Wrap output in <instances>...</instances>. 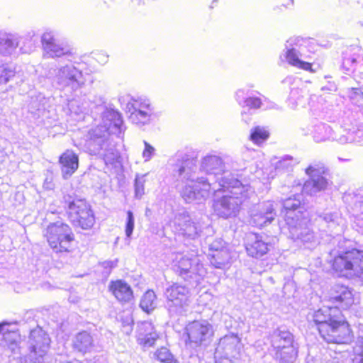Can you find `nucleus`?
<instances>
[{
    "label": "nucleus",
    "mask_w": 363,
    "mask_h": 363,
    "mask_svg": "<svg viewBox=\"0 0 363 363\" xmlns=\"http://www.w3.org/2000/svg\"><path fill=\"white\" fill-rule=\"evenodd\" d=\"M328 272L339 278L351 279L363 275V250L351 248L340 252L328 262Z\"/></svg>",
    "instance_id": "f03ea898"
},
{
    "label": "nucleus",
    "mask_w": 363,
    "mask_h": 363,
    "mask_svg": "<svg viewBox=\"0 0 363 363\" xmlns=\"http://www.w3.org/2000/svg\"><path fill=\"white\" fill-rule=\"evenodd\" d=\"M99 138V135H97L96 134H92V135H91V139H92V140H96V139H97V138Z\"/></svg>",
    "instance_id": "ea45409f"
},
{
    "label": "nucleus",
    "mask_w": 363,
    "mask_h": 363,
    "mask_svg": "<svg viewBox=\"0 0 363 363\" xmlns=\"http://www.w3.org/2000/svg\"><path fill=\"white\" fill-rule=\"evenodd\" d=\"M48 52L51 54L52 57H61L66 55H70L71 52L69 50H66L63 47L57 44H55L53 46L50 47V48L47 50Z\"/></svg>",
    "instance_id": "b1692460"
},
{
    "label": "nucleus",
    "mask_w": 363,
    "mask_h": 363,
    "mask_svg": "<svg viewBox=\"0 0 363 363\" xmlns=\"http://www.w3.org/2000/svg\"><path fill=\"white\" fill-rule=\"evenodd\" d=\"M309 321L327 344L348 345L354 338L352 325L337 307H324L313 311Z\"/></svg>",
    "instance_id": "f257e3e1"
},
{
    "label": "nucleus",
    "mask_w": 363,
    "mask_h": 363,
    "mask_svg": "<svg viewBox=\"0 0 363 363\" xmlns=\"http://www.w3.org/2000/svg\"><path fill=\"white\" fill-rule=\"evenodd\" d=\"M104 128V126L102 125H98L96 129L94 130V132L96 131V130H99V132H101L102 130V128Z\"/></svg>",
    "instance_id": "58836bf2"
},
{
    "label": "nucleus",
    "mask_w": 363,
    "mask_h": 363,
    "mask_svg": "<svg viewBox=\"0 0 363 363\" xmlns=\"http://www.w3.org/2000/svg\"><path fill=\"white\" fill-rule=\"evenodd\" d=\"M301 206L302 203L301 200L295 197H289L286 199L284 203V208L286 213L300 208Z\"/></svg>",
    "instance_id": "412c9836"
},
{
    "label": "nucleus",
    "mask_w": 363,
    "mask_h": 363,
    "mask_svg": "<svg viewBox=\"0 0 363 363\" xmlns=\"http://www.w3.org/2000/svg\"><path fill=\"white\" fill-rule=\"evenodd\" d=\"M269 137L270 131L267 127L256 125L251 129L249 140L253 144L259 146L264 143Z\"/></svg>",
    "instance_id": "dca6fc26"
},
{
    "label": "nucleus",
    "mask_w": 363,
    "mask_h": 363,
    "mask_svg": "<svg viewBox=\"0 0 363 363\" xmlns=\"http://www.w3.org/2000/svg\"><path fill=\"white\" fill-rule=\"evenodd\" d=\"M58 162L64 179L71 177L79 166L78 155L70 149H67L60 155Z\"/></svg>",
    "instance_id": "1a4fd4ad"
},
{
    "label": "nucleus",
    "mask_w": 363,
    "mask_h": 363,
    "mask_svg": "<svg viewBox=\"0 0 363 363\" xmlns=\"http://www.w3.org/2000/svg\"><path fill=\"white\" fill-rule=\"evenodd\" d=\"M61 228H47L46 236L50 246L56 255L59 253L68 252L71 250V245L74 241L72 233H62Z\"/></svg>",
    "instance_id": "6e6552de"
},
{
    "label": "nucleus",
    "mask_w": 363,
    "mask_h": 363,
    "mask_svg": "<svg viewBox=\"0 0 363 363\" xmlns=\"http://www.w3.org/2000/svg\"><path fill=\"white\" fill-rule=\"evenodd\" d=\"M82 77V73L81 71L77 69L75 67H73L68 70V72L66 75V78L67 80L70 82H78Z\"/></svg>",
    "instance_id": "a878e982"
},
{
    "label": "nucleus",
    "mask_w": 363,
    "mask_h": 363,
    "mask_svg": "<svg viewBox=\"0 0 363 363\" xmlns=\"http://www.w3.org/2000/svg\"><path fill=\"white\" fill-rule=\"evenodd\" d=\"M245 106L250 109H257L261 107L262 101L255 96L248 97L245 100Z\"/></svg>",
    "instance_id": "393cba45"
},
{
    "label": "nucleus",
    "mask_w": 363,
    "mask_h": 363,
    "mask_svg": "<svg viewBox=\"0 0 363 363\" xmlns=\"http://www.w3.org/2000/svg\"><path fill=\"white\" fill-rule=\"evenodd\" d=\"M144 145L145 148L143 152V156L144 158H145V160H148L150 159L154 152V148L147 142H144Z\"/></svg>",
    "instance_id": "7c9ffc66"
},
{
    "label": "nucleus",
    "mask_w": 363,
    "mask_h": 363,
    "mask_svg": "<svg viewBox=\"0 0 363 363\" xmlns=\"http://www.w3.org/2000/svg\"><path fill=\"white\" fill-rule=\"evenodd\" d=\"M140 117L145 118L146 113L139 110H135L131 113L130 118L137 123H140L138 121Z\"/></svg>",
    "instance_id": "473e14b6"
},
{
    "label": "nucleus",
    "mask_w": 363,
    "mask_h": 363,
    "mask_svg": "<svg viewBox=\"0 0 363 363\" xmlns=\"http://www.w3.org/2000/svg\"><path fill=\"white\" fill-rule=\"evenodd\" d=\"M131 331H132V325H128L126 326L125 333H130Z\"/></svg>",
    "instance_id": "4c0bfd02"
},
{
    "label": "nucleus",
    "mask_w": 363,
    "mask_h": 363,
    "mask_svg": "<svg viewBox=\"0 0 363 363\" xmlns=\"http://www.w3.org/2000/svg\"><path fill=\"white\" fill-rule=\"evenodd\" d=\"M133 228H125V235L127 238H130L133 234Z\"/></svg>",
    "instance_id": "c9c22d12"
},
{
    "label": "nucleus",
    "mask_w": 363,
    "mask_h": 363,
    "mask_svg": "<svg viewBox=\"0 0 363 363\" xmlns=\"http://www.w3.org/2000/svg\"><path fill=\"white\" fill-rule=\"evenodd\" d=\"M106 126L104 127L108 133H121L123 125L122 115L120 112L110 109L106 112Z\"/></svg>",
    "instance_id": "4468645a"
},
{
    "label": "nucleus",
    "mask_w": 363,
    "mask_h": 363,
    "mask_svg": "<svg viewBox=\"0 0 363 363\" xmlns=\"http://www.w3.org/2000/svg\"><path fill=\"white\" fill-rule=\"evenodd\" d=\"M69 216L80 227H91L94 217L89 205L84 199H76L69 204Z\"/></svg>",
    "instance_id": "0eeeda50"
},
{
    "label": "nucleus",
    "mask_w": 363,
    "mask_h": 363,
    "mask_svg": "<svg viewBox=\"0 0 363 363\" xmlns=\"http://www.w3.org/2000/svg\"><path fill=\"white\" fill-rule=\"evenodd\" d=\"M167 296L171 301L179 298V296H183L179 291V287H171L167 290Z\"/></svg>",
    "instance_id": "c756f323"
},
{
    "label": "nucleus",
    "mask_w": 363,
    "mask_h": 363,
    "mask_svg": "<svg viewBox=\"0 0 363 363\" xmlns=\"http://www.w3.org/2000/svg\"><path fill=\"white\" fill-rule=\"evenodd\" d=\"M140 306L143 311L147 313H151L157 307L156 295L152 290H148L143 296Z\"/></svg>",
    "instance_id": "f3484780"
},
{
    "label": "nucleus",
    "mask_w": 363,
    "mask_h": 363,
    "mask_svg": "<svg viewBox=\"0 0 363 363\" xmlns=\"http://www.w3.org/2000/svg\"><path fill=\"white\" fill-rule=\"evenodd\" d=\"M42 43L45 48L48 50L50 47L55 44V40L51 35L46 33L43 35Z\"/></svg>",
    "instance_id": "c85d7f7f"
},
{
    "label": "nucleus",
    "mask_w": 363,
    "mask_h": 363,
    "mask_svg": "<svg viewBox=\"0 0 363 363\" xmlns=\"http://www.w3.org/2000/svg\"><path fill=\"white\" fill-rule=\"evenodd\" d=\"M152 329V324L149 322H143L138 325V333L140 336H143L144 344L146 346H152L155 344L157 335L152 336L150 333H147V330Z\"/></svg>",
    "instance_id": "6ab92c4d"
},
{
    "label": "nucleus",
    "mask_w": 363,
    "mask_h": 363,
    "mask_svg": "<svg viewBox=\"0 0 363 363\" xmlns=\"http://www.w3.org/2000/svg\"><path fill=\"white\" fill-rule=\"evenodd\" d=\"M308 183L311 185L314 191H320L325 190L328 186V181L323 176H318L317 178H311Z\"/></svg>",
    "instance_id": "aec40b11"
},
{
    "label": "nucleus",
    "mask_w": 363,
    "mask_h": 363,
    "mask_svg": "<svg viewBox=\"0 0 363 363\" xmlns=\"http://www.w3.org/2000/svg\"><path fill=\"white\" fill-rule=\"evenodd\" d=\"M330 301L336 306L341 311L347 310L354 304V296L350 289L345 286H340L337 294L330 297Z\"/></svg>",
    "instance_id": "ddd939ff"
},
{
    "label": "nucleus",
    "mask_w": 363,
    "mask_h": 363,
    "mask_svg": "<svg viewBox=\"0 0 363 363\" xmlns=\"http://www.w3.org/2000/svg\"><path fill=\"white\" fill-rule=\"evenodd\" d=\"M125 227H133L134 225V217L133 214L131 211H128L127 212V220Z\"/></svg>",
    "instance_id": "72a5a7b5"
},
{
    "label": "nucleus",
    "mask_w": 363,
    "mask_h": 363,
    "mask_svg": "<svg viewBox=\"0 0 363 363\" xmlns=\"http://www.w3.org/2000/svg\"><path fill=\"white\" fill-rule=\"evenodd\" d=\"M275 218V214L272 211L267 212L264 215H260L259 219L262 221V224L267 225L272 223Z\"/></svg>",
    "instance_id": "cd10ccee"
},
{
    "label": "nucleus",
    "mask_w": 363,
    "mask_h": 363,
    "mask_svg": "<svg viewBox=\"0 0 363 363\" xmlns=\"http://www.w3.org/2000/svg\"><path fill=\"white\" fill-rule=\"evenodd\" d=\"M285 57L290 65L311 73L315 72V69L312 67V63L300 60L298 52L295 49L287 50Z\"/></svg>",
    "instance_id": "2eb2a0df"
},
{
    "label": "nucleus",
    "mask_w": 363,
    "mask_h": 363,
    "mask_svg": "<svg viewBox=\"0 0 363 363\" xmlns=\"http://www.w3.org/2000/svg\"><path fill=\"white\" fill-rule=\"evenodd\" d=\"M213 335L211 327L208 323L193 321L184 328L182 339L186 345L201 347Z\"/></svg>",
    "instance_id": "7ed1b4c3"
},
{
    "label": "nucleus",
    "mask_w": 363,
    "mask_h": 363,
    "mask_svg": "<svg viewBox=\"0 0 363 363\" xmlns=\"http://www.w3.org/2000/svg\"><path fill=\"white\" fill-rule=\"evenodd\" d=\"M160 362L162 363H179L177 359L167 347L160 348Z\"/></svg>",
    "instance_id": "5701e85b"
},
{
    "label": "nucleus",
    "mask_w": 363,
    "mask_h": 363,
    "mask_svg": "<svg viewBox=\"0 0 363 363\" xmlns=\"http://www.w3.org/2000/svg\"><path fill=\"white\" fill-rule=\"evenodd\" d=\"M294 335L288 330L279 331L274 342L275 355L283 362H291L298 354L295 347Z\"/></svg>",
    "instance_id": "20e7f679"
},
{
    "label": "nucleus",
    "mask_w": 363,
    "mask_h": 363,
    "mask_svg": "<svg viewBox=\"0 0 363 363\" xmlns=\"http://www.w3.org/2000/svg\"><path fill=\"white\" fill-rule=\"evenodd\" d=\"M18 47L17 41L10 35L0 33V53L9 54Z\"/></svg>",
    "instance_id": "a211bd4d"
},
{
    "label": "nucleus",
    "mask_w": 363,
    "mask_h": 363,
    "mask_svg": "<svg viewBox=\"0 0 363 363\" xmlns=\"http://www.w3.org/2000/svg\"><path fill=\"white\" fill-rule=\"evenodd\" d=\"M361 356L363 357V350H362Z\"/></svg>",
    "instance_id": "79ce46f5"
},
{
    "label": "nucleus",
    "mask_w": 363,
    "mask_h": 363,
    "mask_svg": "<svg viewBox=\"0 0 363 363\" xmlns=\"http://www.w3.org/2000/svg\"><path fill=\"white\" fill-rule=\"evenodd\" d=\"M319 172V169L317 167L309 165L306 169L305 172L309 177L313 176V174Z\"/></svg>",
    "instance_id": "f704fd0d"
},
{
    "label": "nucleus",
    "mask_w": 363,
    "mask_h": 363,
    "mask_svg": "<svg viewBox=\"0 0 363 363\" xmlns=\"http://www.w3.org/2000/svg\"><path fill=\"white\" fill-rule=\"evenodd\" d=\"M223 240H216L211 245L210 250L211 263L217 268L222 267L230 258V250L227 245H222Z\"/></svg>",
    "instance_id": "9d476101"
},
{
    "label": "nucleus",
    "mask_w": 363,
    "mask_h": 363,
    "mask_svg": "<svg viewBox=\"0 0 363 363\" xmlns=\"http://www.w3.org/2000/svg\"><path fill=\"white\" fill-rule=\"evenodd\" d=\"M108 289L115 298L121 303L130 302L133 298V291L130 285L121 279L111 281Z\"/></svg>",
    "instance_id": "9b49d317"
},
{
    "label": "nucleus",
    "mask_w": 363,
    "mask_h": 363,
    "mask_svg": "<svg viewBox=\"0 0 363 363\" xmlns=\"http://www.w3.org/2000/svg\"><path fill=\"white\" fill-rule=\"evenodd\" d=\"M14 76V69L4 67H0V84H6Z\"/></svg>",
    "instance_id": "4be33fe9"
},
{
    "label": "nucleus",
    "mask_w": 363,
    "mask_h": 363,
    "mask_svg": "<svg viewBox=\"0 0 363 363\" xmlns=\"http://www.w3.org/2000/svg\"><path fill=\"white\" fill-rule=\"evenodd\" d=\"M8 323H6V322H2L0 323V333H1L4 330V328L5 327V325H7Z\"/></svg>",
    "instance_id": "e433bc0d"
},
{
    "label": "nucleus",
    "mask_w": 363,
    "mask_h": 363,
    "mask_svg": "<svg viewBox=\"0 0 363 363\" xmlns=\"http://www.w3.org/2000/svg\"><path fill=\"white\" fill-rule=\"evenodd\" d=\"M154 355L157 359H159V350H156Z\"/></svg>",
    "instance_id": "a19ab883"
},
{
    "label": "nucleus",
    "mask_w": 363,
    "mask_h": 363,
    "mask_svg": "<svg viewBox=\"0 0 363 363\" xmlns=\"http://www.w3.org/2000/svg\"><path fill=\"white\" fill-rule=\"evenodd\" d=\"M72 347L74 350L86 354L95 351L96 346L91 334L87 331H82L73 338Z\"/></svg>",
    "instance_id": "f8f14e48"
},
{
    "label": "nucleus",
    "mask_w": 363,
    "mask_h": 363,
    "mask_svg": "<svg viewBox=\"0 0 363 363\" xmlns=\"http://www.w3.org/2000/svg\"><path fill=\"white\" fill-rule=\"evenodd\" d=\"M230 197L229 196H223L220 199L216 201L214 203L215 208L218 210H219L220 208H225L228 209L230 208Z\"/></svg>",
    "instance_id": "bb28decb"
},
{
    "label": "nucleus",
    "mask_w": 363,
    "mask_h": 363,
    "mask_svg": "<svg viewBox=\"0 0 363 363\" xmlns=\"http://www.w3.org/2000/svg\"><path fill=\"white\" fill-rule=\"evenodd\" d=\"M118 260L105 261L101 264L106 270L104 273L109 274L113 268L117 266Z\"/></svg>",
    "instance_id": "2f4dec72"
},
{
    "label": "nucleus",
    "mask_w": 363,
    "mask_h": 363,
    "mask_svg": "<svg viewBox=\"0 0 363 363\" xmlns=\"http://www.w3.org/2000/svg\"><path fill=\"white\" fill-rule=\"evenodd\" d=\"M29 350L35 357L37 363H41L43 357L47 354L50 344L48 335L40 327L30 330L29 339Z\"/></svg>",
    "instance_id": "423d86ee"
},
{
    "label": "nucleus",
    "mask_w": 363,
    "mask_h": 363,
    "mask_svg": "<svg viewBox=\"0 0 363 363\" xmlns=\"http://www.w3.org/2000/svg\"><path fill=\"white\" fill-rule=\"evenodd\" d=\"M245 246L250 257L260 258L270 251L273 243L264 233H251L246 237Z\"/></svg>",
    "instance_id": "39448f33"
}]
</instances>
